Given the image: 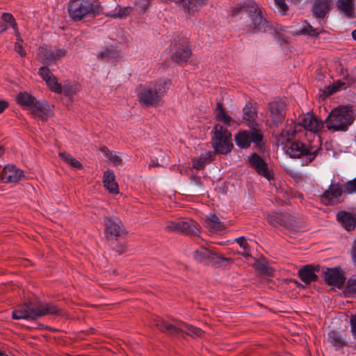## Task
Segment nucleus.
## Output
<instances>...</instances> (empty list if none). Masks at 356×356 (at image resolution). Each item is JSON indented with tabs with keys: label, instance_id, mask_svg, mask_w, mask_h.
Listing matches in <instances>:
<instances>
[{
	"label": "nucleus",
	"instance_id": "nucleus-12",
	"mask_svg": "<svg viewBox=\"0 0 356 356\" xmlns=\"http://www.w3.org/2000/svg\"><path fill=\"white\" fill-rule=\"evenodd\" d=\"M200 225L193 220L168 221L165 229L169 232H181L186 235L196 236L200 233Z\"/></svg>",
	"mask_w": 356,
	"mask_h": 356
},
{
	"label": "nucleus",
	"instance_id": "nucleus-30",
	"mask_svg": "<svg viewBox=\"0 0 356 356\" xmlns=\"http://www.w3.org/2000/svg\"><path fill=\"white\" fill-rule=\"evenodd\" d=\"M36 98L27 92H20L17 94L15 101L23 109L29 110Z\"/></svg>",
	"mask_w": 356,
	"mask_h": 356
},
{
	"label": "nucleus",
	"instance_id": "nucleus-18",
	"mask_svg": "<svg viewBox=\"0 0 356 356\" xmlns=\"http://www.w3.org/2000/svg\"><path fill=\"white\" fill-rule=\"evenodd\" d=\"M286 105L281 99L274 100L268 103L270 118L274 127H277L284 120Z\"/></svg>",
	"mask_w": 356,
	"mask_h": 356
},
{
	"label": "nucleus",
	"instance_id": "nucleus-62",
	"mask_svg": "<svg viewBox=\"0 0 356 356\" xmlns=\"http://www.w3.org/2000/svg\"><path fill=\"white\" fill-rule=\"evenodd\" d=\"M353 38L356 40V29L352 32Z\"/></svg>",
	"mask_w": 356,
	"mask_h": 356
},
{
	"label": "nucleus",
	"instance_id": "nucleus-55",
	"mask_svg": "<svg viewBox=\"0 0 356 356\" xmlns=\"http://www.w3.org/2000/svg\"><path fill=\"white\" fill-rule=\"evenodd\" d=\"M332 86H334V88L337 91H339V90H341L345 86V83L339 81H337L336 83H334L332 84Z\"/></svg>",
	"mask_w": 356,
	"mask_h": 356
},
{
	"label": "nucleus",
	"instance_id": "nucleus-49",
	"mask_svg": "<svg viewBox=\"0 0 356 356\" xmlns=\"http://www.w3.org/2000/svg\"><path fill=\"white\" fill-rule=\"evenodd\" d=\"M15 50L22 57H24L26 55V52L24 50L23 46L18 42H15Z\"/></svg>",
	"mask_w": 356,
	"mask_h": 356
},
{
	"label": "nucleus",
	"instance_id": "nucleus-48",
	"mask_svg": "<svg viewBox=\"0 0 356 356\" xmlns=\"http://www.w3.org/2000/svg\"><path fill=\"white\" fill-rule=\"evenodd\" d=\"M107 156L109 160L114 164L117 165L120 164L122 163V159L116 154H113L110 152V153Z\"/></svg>",
	"mask_w": 356,
	"mask_h": 356
},
{
	"label": "nucleus",
	"instance_id": "nucleus-20",
	"mask_svg": "<svg viewBox=\"0 0 356 356\" xmlns=\"http://www.w3.org/2000/svg\"><path fill=\"white\" fill-rule=\"evenodd\" d=\"M343 193V185L340 187L339 184H331L329 189L325 191L321 195V201L326 205H334L338 203L339 198Z\"/></svg>",
	"mask_w": 356,
	"mask_h": 356
},
{
	"label": "nucleus",
	"instance_id": "nucleus-29",
	"mask_svg": "<svg viewBox=\"0 0 356 356\" xmlns=\"http://www.w3.org/2000/svg\"><path fill=\"white\" fill-rule=\"evenodd\" d=\"M213 153L211 151L202 153L198 158L192 159L193 168L196 170H203L206 165L213 160Z\"/></svg>",
	"mask_w": 356,
	"mask_h": 356
},
{
	"label": "nucleus",
	"instance_id": "nucleus-61",
	"mask_svg": "<svg viewBox=\"0 0 356 356\" xmlns=\"http://www.w3.org/2000/svg\"><path fill=\"white\" fill-rule=\"evenodd\" d=\"M159 164L158 163H155L154 161H152V163L149 164V167H155L159 166Z\"/></svg>",
	"mask_w": 356,
	"mask_h": 356
},
{
	"label": "nucleus",
	"instance_id": "nucleus-57",
	"mask_svg": "<svg viewBox=\"0 0 356 356\" xmlns=\"http://www.w3.org/2000/svg\"><path fill=\"white\" fill-rule=\"evenodd\" d=\"M100 150L105 153L106 155H108V154L110 153V151L109 149H108V147L106 146H102L101 148H100Z\"/></svg>",
	"mask_w": 356,
	"mask_h": 356
},
{
	"label": "nucleus",
	"instance_id": "nucleus-44",
	"mask_svg": "<svg viewBox=\"0 0 356 356\" xmlns=\"http://www.w3.org/2000/svg\"><path fill=\"white\" fill-rule=\"evenodd\" d=\"M346 291L348 294H356V275H353L347 281Z\"/></svg>",
	"mask_w": 356,
	"mask_h": 356
},
{
	"label": "nucleus",
	"instance_id": "nucleus-14",
	"mask_svg": "<svg viewBox=\"0 0 356 356\" xmlns=\"http://www.w3.org/2000/svg\"><path fill=\"white\" fill-rule=\"evenodd\" d=\"M264 215L268 222L275 227H284L292 229L297 225L296 218L287 212H271L266 213Z\"/></svg>",
	"mask_w": 356,
	"mask_h": 356
},
{
	"label": "nucleus",
	"instance_id": "nucleus-25",
	"mask_svg": "<svg viewBox=\"0 0 356 356\" xmlns=\"http://www.w3.org/2000/svg\"><path fill=\"white\" fill-rule=\"evenodd\" d=\"M331 0H315L312 13L317 19H323L330 9Z\"/></svg>",
	"mask_w": 356,
	"mask_h": 356
},
{
	"label": "nucleus",
	"instance_id": "nucleus-53",
	"mask_svg": "<svg viewBox=\"0 0 356 356\" xmlns=\"http://www.w3.org/2000/svg\"><path fill=\"white\" fill-rule=\"evenodd\" d=\"M9 103L3 99L0 100V114L3 113L4 111L8 108Z\"/></svg>",
	"mask_w": 356,
	"mask_h": 356
},
{
	"label": "nucleus",
	"instance_id": "nucleus-60",
	"mask_svg": "<svg viewBox=\"0 0 356 356\" xmlns=\"http://www.w3.org/2000/svg\"><path fill=\"white\" fill-rule=\"evenodd\" d=\"M5 153V149L3 146L0 145V157H1Z\"/></svg>",
	"mask_w": 356,
	"mask_h": 356
},
{
	"label": "nucleus",
	"instance_id": "nucleus-54",
	"mask_svg": "<svg viewBox=\"0 0 356 356\" xmlns=\"http://www.w3.org/2000/svg\"><path fill=\"white\" fill-rule=\"evenodd\" d=\"M191 180L194 182V184L199 186V187H201L202 186V182L201 181V178L200 177H197V176H193L191 177Z\"/></svg>",
	"mask_w": 356,
	"mask_h": 356
},
{
	"label": "nucleus",
	"instance_id": "nucleus-23",
	"mask_svg": "<svg viewBox=\"0 0 356 356\" xmlns=\"http://www.w3.org/2000/svg\"><path fill=\"white\" fill-rule=\"evenodd\" d=\"M320 266H313L312 265H306L298 270V277L306 284H310L313 282H317L318 275L315 272H318Z\"/></svg>",
	"mask_w": 356,
	"mask_h": 356
},
{
	"label": "nucleus",
	"instance_id": "nucleus-8",
	"mask_svg": "<svg viewBox=\"0 0 356 356\" xmlns=\"http://www.w3.org/2000/svg\"><path fill=\"white\" fill-rule=\"evenodd\" d=\"M353 122L351 111L346 106L334 108L325 120L329 130L346 131Z\"/></svg>",
	"mask_w": 356,
	"mask_h": 356
},
{
	"label": "nucleus",
	"instance_id": "nucleus-15",
	"mask_svg": "<svg viewBox=\"0 0 356 356\" xmlns=\"http://www.w3.org/2000/svg\"><path fill=\"white\" fill-rule=\"evenodd\" d=\"M322 275L327 285L338 289L343 286L346 280L344 272L339 267L323 268Z\"/></svg>",
	"mask_w": 356,
	"mask_h": 356
},
{
	"label": "nucleus",
	"instance_id": "nucleus-58",
	"mask_svg": "<svg viewBox=\"0 0 356 356\" xmlns=\"http://www.w3.org/2000/svg\"><path fill=\"white\" fill-rule=\"evenodd\" d=\"M258 268L259 270H261V271L263 272H265L266 268H267V266L264 264H260L259 266H258Z\"/></svg>",
	"mask_w": 356,
	"mask_h": 356
},
{
	"label": "nucleus",
	"instance_id": "nucleus-51",
	"mask_svg": "<svg viewBox=\"0 0 356 356\" xmlns=\"http://www.w3.org/2000/svg\"><path fill=\"white\" fill-rule=\"evenodd\" d=\"M336 92H337V90L334 88V86H333L332 85H330L325 88L324 90V94L326 96H330Z\"/></svg>",
	"mask_w": 356,
	"mask_h": 356
},
{
	"label": "nucleus",
	"instance_id": "nucleus-45",
	"mask_svg": "<svg viewBox=\"0 0 356 356\" xmlns=\"http://www.w3.org/2000/svg\"><path fill=\"white\" fill-rule=\"evenodd\" d=\"M343 193L346 194L356 193V177L343 184Z\"/></svg>",
	"mask_w": 356,
	"mask_h": 356
},
{
	"label": "nucleus",
	"instance_id": "nucleus-39",
	"mask_svg": "<svg viewBox=\"0 0 356 356\" xmlns=\"http://www.w3.org/2000/svg\"><path fill=\"white\" fill-rule=\"evenodd\" d=\"M243 249L241 252V255L245 258L251 257V248L249 244L247 243V240L245 236H241L236 238L234 240Z\"/></svg>",
	"mask_w": 356,
	"mask_h": 356
},
{
	"label": "nucleus",
	"instance_id": "nucleus-43",
	"mask_svg": "<svg viewBox=\"0 0 356 356\" xmlns=\"http://www.w3.org/2000/svg\"><path fill=\"white\" fill-rule=\"evenodd\" d=\"M49 65H43L40 67L38 70V75L41 77V79L47 82L51 78V76H54L53 73L51 72L49 68L48 67Z\"/></svg>",
	"mask_w": 356,
	"mask_h": 356
},
{
	"label": "nucleus",
	"instance_id": "nucleus-19",
	"mask_svg": "<svg viewBox=\"0 0 356 356\" xmlns=\"http://www.w3.org/2000/svg\"><path fill=\"white\" fill-rule=\"evenodd\" d=\"M250 165L257 173L268 181L273 179V174L269 170L267 163L257 154L253 153L248 159Z\"/></svg>",
	"mask_w": 356,
	"mask_h": 356
},
{
	"label": "nucleus",
	"instance_id": "nucleus-7",
	"mask_svg": "<svg viewBox=\"0 0 356 356\" xmlns=\"http://www.w3.org/2000/svg\"><path fill=\"white\" fill-rule=\"evenodd\" d=\"M154 325L161 332L166 333L171 337H179L186 334L194 337H200L203 334V331L201 329L186 323L178 322L175 325H172L158 316L154 318Z\"/></svg>",
	"mask_w": 356,
	"mask_h": 356
},
{
	"label": "nucleus",
	"instance_id": "nucleus-28",
	"mask_svg": "<svg viewBox=\"0 0 356 356\" xmlns=\"http://www.w3.org/2000/svg\"><path fill=\"white\" fill-rule=\"evenodd\" d=\"M29 111H31L32 115L41 118H47L49 115V110L46 101L40 102L36 99Z\"/></svg>",
	"mask_w": 356,
	"mask_h": 356
},
{
	"label": "nucleus",
	"instance_id": "nucleus-31",
	"mask_svg": "<svg viewBox=\"0 0 356 356\" xmlns=\"http://www.w3.org/2000/svg\"><path fill=\"white\" fill-rule=\"evenodd\" d=\"M337 7L347 17L352 18L354 16L355 0H338Z\"/></svg>",
	"mask_w": 356,
	"mask_h": 356
},
{
	"label": "nucleus",
	"instance_id": "nucleus-3",
	"mask_svg": "<svg viewBox=\"0 0 356 356\" xmlns=\"http://www.w3.org/2000/svg\"><path fill=\"white\" fill-rule=\"evenodd\" d=\"M321 127V120H318L316 116L309 114L302 117L298 124L293 121L289 123L287 120L285 127L277 136V141L280 144H283L284 141L289 140L292 137L300 134L303 135L305 131L316 133Z\"/></svg>",
	"mask_w": 356,
	"mask_h": 356
},
{
	"label": "nucleus",
	"instance_id": "nucleus-63",
	"mask_svg": "<svg viewBox=\"0 0 356 356\" xmlns=\"http://www.w3.org/2000/svg\"><path fill=\"white\" fill-rule=\"evenodd\" d=\"M0 356H6V355L1 351H0Z\"/></svg>",
	"mask_w": 356,
	"mask_h": 356
},
{
	"label": "nucleus",
	"instance_id": "nucleus-41",
	"mask_svg": "<svg viewBox=\"0 0 356 356\" xmlns=\"http://www.w3.org/2000/svg\"><path fill=\"white\" fill-rule=\"evenodd\" d=\"M45 83L52 92L57 94H61L63 92L62 86L60 83L58 82L56 76H51V78H50V79H49V81Z\"/></svg>",
	"mask_w": 356,
	"mask_h": 356
},
{
	"label": "nucleus",
	"instance_id": "nucleus-33",
	"mask_svg": "<svg viewBox=\"0 0 356 356\" xmlns=\"http://www.w3.org/2000/svg\"><path fill=\"white\" fill-rule=\"evenodd\" d=\"M206 227L211 232L222 231L225 229V226L216 214H211L205 220Z\"/></svg>",
	"mask_w": 356,
	"mask_h": 356
},
{
	"label": "nucleus",
	"instance_id": "nucleus-47",
	"mask_svg": "<svg viewBox=\"0 0 356 356\" xmlns=\"http://www.w3.org/2000/svg\"><path fill=\"white\" fill-rule=\"evenodd\" d=\"M351 332L356 339V314L352 315L350 318Z\"/></svg>",
	"mask_w": 356,
	"mask_h": 356
},
{
	"label": "nucleus",
	"instance_id": "nucleus-40",
	"mask_svg": "<svg viewBox=\"0 0 356 356\" xmlns=\"http://www.w3.org/2000/svg\"><path fill=\"white\" fill-rule=\"evenodd\" d=\"M59 156L65 162L70 164L73 168H77V169L82 168V164L78 160H76L75 158H74L72 156H71L70 154H67L66 152H60L59 154Z\"/></svg>",
	"mask_w": 356,
	"mask_h": 356
},
{
	"label": "nucleus",
	"instance_id": "nucleus-17",
	"mask_svg": "<svg viewBox=\"0 0 356 356\" xmlns=\"http://www.w3.org/2000/svg\"><path fill=\"white\" fill-rule=\"evenodd\" d=\"M176 49L172 54V60L179 65H186L190 58L192 51L188 45V40L186 38H182L179 40L177 44L175 40Z\"/></svg>",
	"mask_w": 356,
	"mask_h": 356
},
{
	"label": "nucleus",
	"instance_id": "nucleus-16",
	"mask_svg": "<svg viewBox=\"0 0 356 356\" xmlns=\"http://www.w3.org/2000/svg\"><path fill=\"white\" fill-rule=\"evenodd\" d=\"M104 234L106 238H118L127 234L121 220L116 217L106 216L104 218Z\"/></svg>",
	"mask_w": 356,
	"mask_h": 356
},
{
	"label": "nucleus",
	"instance_id": "nucleus-6",
	"mask_svg": "<svg viewBox=\"0 0 356 356\" xmlns=\"http://www.w3.org/2000/svg\"><path fill=\"white\" fill-rule=\"evenodd\" d=\"M302 134L292 137L289 140H286L282 145L285 144L286 153L291 158H304L305 164L307 165L314 160L318 149H316L309 144H305L300 141Z\"/></svg>",
	"mask_w": 356,
	"mask_h": 356
},
{
	"label": "nucleus",
	"instance_id": "nucleus-52",
	"mask_svg": "<svg viewBox=\"0 0 356 356\" xmlns=\"http://www.w3.org/2000/svg\"><path fill=\"white\" fill-rule=\"evenodd\" d=\"M115 250L119 254H122L127 251V247L123 244H118L115 248Z\"/></svg>",
	"mask_w": 356,
	"mask_h": 356
},
{
	"label": "nucleus",
	"instance_id": "nucleus-5",
	"mask_svg": "<svg viewBox=\"0 0 356 356\" xmlns=\"http://www.w3.org/2000/svg\"><path fill=\"white\" fill-rule=\"evenodd\" d=\"M171 85L170 79H159L152 86H145L138 93L139 102L147 106H156Z\"/></svg>",
	"mask_w": 356,
	"mask_h": 356
},
{
	"label": "nucleus",
	"instance_id": "nucleus-26",
	"mask_svg": "<svg viewBox=\"0 0 356 356\" xmlns=\"http://www.w3.org/2000/svg\"><path fill=\"white\" fill-rule=\"evenodd\" d=\"M208 0H182L181 8L185 13L193 16L200 9L206 5Z\"/></svg>",
	"mask_w": 356,
	"mask_h": 356
},
{
	"label": "nucleus",
	"instance_id": "nucleus-2",
	"mask_svg": "<svg viewBox=\"0 0 356 356\" xmlns=\"http://www.w3.org/2000/svg\"><path fill=\"white\" fill-rule=\"evenodd\" d=\"M60 311L54 304H43L37 299H33L17 306L13 311L12 317L15 320H35L38 317L58 314Z\"/></svg>",
	"mask_w": 356,
	"mask_h": 356
},
{
	"label": "nucleus",
	"instance_id": "nucleus-10",
	"mask_svg": "<svg viewBox=\"0 0 356 356\" xmlns=\"http://www.w3.org/2000/svg\"><path fill=\"white\" fill-rule=\"evenodd\" d=\"M193 257L198 263L204 264V265L211 264L216 267H220L223 261L227 262L229 265L234 262L232 258L218 254L214 251V248L203 245L193 252Z\"/></svg>",
	"mask_w": 356,
	"mask_h": 356
},
{
	"label": "nucleus",
	"instance_id": "nucleus-27",
	"mask_svg": "<svg viewBox=\"0 0 356 356\" xmlns=\"http://www.w3.org/2000/svg\"><path fill=\"white\" fill-rule=\"evenodd\" d=\"M103 184L110 193L118 194L119 193V186L113 170L108 169L104 172Z\"/></svg>",
	"mask_w": 356,
	"mask_h": 356
},
{
	"label": "nucleus",
	"instance_id": "nucleus-4",
	"mask_svg": "<svg viewBox=\"0 0 356 356\" xmlns=\"http://www.w3.org/2000/svg\"><path fill=\"white\" fill-rule=\"evenodd\" d=\"M67 13L74 22L95 18L103 13L99 0H70L67 3Z\"/></svg>",
	"mask_w": 356,
	"mask_h": 356
},
{
	"label": "nucleus",
	"instance_id": "nucleus-64",
	"mask_svg": "<svg viewBox=\"0 0 356 356\" xmlns=\"http://www.w3.org/2000/svg\"><path fill=\"white\" fill-rule=\"evenodd\" d=\"M163 2V0H161Z\"/></svg>",
	"mask_w": 356,
	"mask_h": 356
},
{
	"label": "nucleus",
	"instance_id": "nucleus-37",
	"mask_svg": "<svg viewBox=\"0 0 356 356\" xmlns=\"http://www.w3.org/2000/svg\"><path fill=\"white\" fill-rule=\"evenodd\" d=\"M243 120L252 123L255 121L257 117V109L252 102H248L243 109Z\"/></svg>",
	"mask_w": 356,
	"mask_h": 356
},
{
	"label": "nucleus",
	"instance_id": "nucleus-13",
	"mask_svg": "<svg viewBox=\"0 0 356 356\" xmlns=\"http://www.w3.org/2000/svg\"><path fill=\"white\" fill-rule=\"evenodd\" d=\"M264 134L260 129H252L250 131H239L235 135V142L238 147L242 149L248 148L251 143L261 147Z\"/></svg>",
	"mask_w": 356,
	"mask_h": 356
},
{
	"label": "nucleus",
	"instance_id": "nucleus-34",
	"mask_svg": "<svg viewBox=\"0 0 356 356\" xmlns=\"http://www.w3.org/2000/svg\"><path fill=\"white\" fill-rule=\"evenodd\" d=\"M216 119L219 122H223L227 126L231 125L232 118L226 113L223 104L220 102H218L216 104V108L215 111Z\"/></svg>",
	"mask_w": 356,
	"mask_h": 356
},
{
	"label": "nucleus",
	"instance_id": "nucleus-36",
	"mask_svg": "<svg viewBox=\"0 0 356 356\" xmlns=\"http://www.w3.org/2000/svg\"><path fill=\"white\" fill-rule=\"evenodd\" d=\"M133 10L134 8L131 6L121 7L120 6L118 5L114 11L106 13V16L114 19H123L129 15Z\"/></svg>",
	"mask_w": 356,
	"mask_h": 356
},
{
	"label": "nucleus",
	"instance_id": "nucleus-35",
	"mask_svg": "<svg viewBox=\"0 0 356 356\" xmlns=\"http://www.w3.org/2000/svg\"><path fill=\"white\" fill-rule=\"evenodd\" d=\"M320 32L318 31V29L314 28L309 22L307 21L304 22V26L296 31L295 33V35H307L311 38H318L319 36Z\"/></svg>",
	"mask_w": 356,
	"mask_h": 356
},
{
	"label": "nucleus",
	"instance_id": "nucleus-22",
	"mask_svg": "<svg viewBox=\"0 0 356 356\" xmlns=\"http://www.w3.org/2000/svg\"><path fill=\"white\" fill-rule=\"evenodd\" d=\"M337 220L348 232L356 229V213L346 211H340L337 213Z\"/></svg>",
	"mask_w": 356,
	"mask_h": 356
},
{
	"label": "nucleus",
	"instance_id": "nucleus-56",
	"mask_svg": "<svg viewBox=\"0 0 356 356\" xmlns=\"http://www.w3.org/2000/svg\"><path fill=\"white\" fill-rule=\"evenodd\" d=\"M163 3H172L174 2L177 4L179 6H181L182 0H163Z\"/></svg>",
	"mask_w": 356,
	"mask_h": 356
},
{
	"label": "nucleus",
	"instance_id": "nucleus-11",
	"mask_svg": "<svg viewBox=\"0 0 356 356\" xmlns=\"http://www.w3.org/2000/svg\"><path fill=\"white\" fill-rule=\"evenodd\" d=\"M66 55L67 50L65 49L57 47L52 49L46 44L40 46L37 50V58L44 65L56 64Z\"/></svg>",
	"mask_w": 356,
	"mask_h": 356
},
{
	"label": "nucleus",
	"instance_id": "nucleus-1",
	"mask_svg": "<svg viewBox=\"0 0 356 356\" xmlns=\"http://www.w3.org/2000/svg\"><path fill=\"white\" fill-rule=\"evenodd\" d=\"M230 15L233 17H240L241 19H245L241 24L243 29L247 33H268L273 34L276 29L267 20L262 8L253 0H249L236 4L231 8Z\"/></svg>",
	"mask_w": 356,
	"mask_h": 356
},
{
	"label": "nucleus",
	"instance_id": "nucleus-42",
	"mask_svg": "<svg viewBox=\"0 0 356 356\" xmlns=\"http://www.w3.org/2000/svg\"><path fill=\"white\" fill-rule=\"evenodd\" d=\"M49 65H43L40 67L38 70V75L41 77V79L47 82L51 78V76H54L53 73L51 72L49 68L48 67Z\"/></svg>",
	"mask_w": 356,
	"mask_h": 356
},
{
	"label": "nucleus",
	"instance_id": "nucleus-9",
	"mask_svg": "<svg viewBox=\"0 0 356 356\" xmlns=\"http://www.w3.org/2000/svg\"><path fill=\"white\" fill-rule=\"evenodd\" d=\"M211 145L214 149L213 154H227L234 145L232 142V134L227 128L217 124L213 127V136L211 138Z\"/></svg>",
	"mask_w": 356,
	"mask_h": 356
},
{
	"label": "nucleus",
	"instance_id": "nucleus-21",
	"mask_svg": "<svg viewBox=\"0 0 356 356\" xmlns=\"http://www.w3.org/2000/svg\"><path fill=\"white\" fill-rule=\"evenodd\" d=\"M22 177H24V172L22 170L10 165L5 166L1 174V181L7 184H16Z\"/></svg>",
	"mask_w": 356,
	"mask_h": 356
},
{
	"label": "nucleus",
	"instance_id": "nucleus-46",
	"mask_svg": "<svg viewBox=\"0 0 356 356\" xmlns=\"http://www.w3.org/2000/svg\"><path fill=\"white\" fill-rule=\"evenodd\" d=\"M274 1L279 12L283 15H286L289 10V6L286 3V0H274Z\"/></svg>",
	"mask_w": 356,
	"mask_h": 356
},
{
	"label": "nucleus",
	"instance_id": "nucleus-50",
	"mask_svg": "<svg viewBox=\"0 0 356 356\" xmlns=\"http://www.w3.org/2000/svg\"><path fill=\"white\" fill-rule=\"evenodd\" d=\"M351 259L355 266H356V238L354 240L351 248Z\"/></svg>",
	"mask_w": 356,
	"mask_h": 356
},
{
	"label": "nucleus",
	"instance_id": "nucleus-24",
	"mask_svg": "<svg viewBox=\"0 0 356 356\" xmlns=\"http://www.w3.org/2000/svg\"><path fill=\"white\" fill-rule=\"evenodd\" d=\"M346 337V333L337 330H331L328 332V340L335 350H339L348 346Z\"/></svg>",
	"mask_w": 356,
	"mask_h": 356
},
{
	"label": "nucleus",
	"instance_id": "nucleus-32",
	"mask_svg": "<svg viewBox=\"0 0 356 356\" xmlns=\"http://www.w3.org/2000/svg\"><path fill=\"white\" fill-rule=\"evenodd\" d=\"M3 22H0V34L6 31L8 25L11 26L16 33L18 32L17 24L13 15L8 13H4L1 15Z\"/></svg>",
	"mask_w": 356,
	"mask_h": 356
},
{
	"label": "nucleus",
	"instance_id": "nucleus-38",
	"mask_svg": "<svg viewBox=\"0 0 356 356\" xmlns=\"http://www.w3.org/2000/svg\"><path fill=\"white\" fill-rule=\"evenodd\" d=\"M98 58L105 61H108L111 59H115L119 56V53L113 47H107L104 51H100L98 55Z\"/></svg>",
	"mask_w": 356,
	"mask_h": 356
},
{
	"label": "nucleus",
	"instance_id": "nucleus-59",
	"mask_svg": "<svg viewBox=\"0 0 356 356\" xmlns=\"http://www.w3.org/2000/svg\"><path fill=\"white\" fill-rule=\"evenodd\" d=\"M289 2L292 3L295 5L300 4L302 0H287Z\"/></svg>",
	"mask_w": 356,
	"mask_h": 356
}]
</instances>
